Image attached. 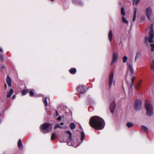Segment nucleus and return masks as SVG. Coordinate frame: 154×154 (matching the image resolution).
<instances>
[{
  "label": "nucleus",
  "mask_w": 154,
  "mask_h": 154,
  "mask_svg": "<svg viewBox=\"0 0 154 154\" xmlns=\"http://www.w3.org/2000/svg\"><path fill=\"white\" fill-rule=\"evenodd\" d=\"M18 146L19 148H20L23 146V144L21 140H19L18 142Z\"/></svg>",
  "instance_id": "27"
},
{
  "label": "nucleus",
  "mask_w": 154,
  "mask_h": 154,
  "mask_svg": "<svg viewBox=\"0 0 154 154\" xmlns=\"http://www.w3.org/2000/svg\"><path fill=\"white\" fill-rule=\"evenodd\" d=\"M128 60V58L126 56H124L122 58L123 62L124 63H125Z\"/></svg>",
  "instance_id": "30"
},
{
  "label": "nucleus",
  "mask_w": 154,
  "mask_h": 154,
  "mask_svg": "<svg viewBox=\"0 0 154 154\" xmlns=\"http://www.w3.org/2000/svg\"><path fill=\"white\" fill-rule=\"evenodd\" d=\"M141 81H139V82L137 84V85L135 87L137 89H138L139 88L140 86L141 85Z\"/></svg>",
  "instance_id": "32"
},
{
  "label": "nucleus",
  "mask_w": 154,
  "mask_h": 154,
  "mask_svg": "<svg viewBox=\"0 0 154 154\" xmlns=\"http://www.w3.org/2000/svg\"><path fill=\"white\" fill-rule=\"evenodd\" d=\"M112 30H110L109 31V32L108 34V36L109 38V40L110 42H111L112 39Z\"/></svg>",
  "instance_id": "18"
},
{
  "label": "nucleus",
  "mask_w": 154,
  "mask_h": 154,
  "mask_svg": "<svg viewBox=\"0 0 154 154\" xmlns=\"http://www.w3.org/2000/svg\"><path fill=\"white\" fill-rule=\"evenodd\" d=\"M114 82H115V81H113V84H114Z\"/></svg>",
  "instance_id": "48"
},
{
  "label": "nucleus",
  "mask_w": 154,
  "mask_h": 154,
  "mask_svg": "<svg viewBox=\"0 0 154 154\" xmlns=\"http://www.w3.org/2000/svg\"><path fill=\"white\" fill-rule=\"evenodd\" d=\"M118 54L116 52H114L113 54L112 60L111 63V65H112L115 63L117 60Z\"/></svg>",
  "instance_id": "8"
},
{
  "label": "nucleus",
  "mask_w": 154,
  "mask_h": 154,
  "mask_svg": "<svg viewBox=\"0 0 154 154\" xmlns=\"http://www.w3.org/2000/svg\"><path fill=\"white\" fill-rule=\"evenodd\" d=\"M145 17H144V19H145Z\"/></svg>",
  "instance_id": "49"
},
{
  "label": "nucleus",
  "mask_w": 154,
  "mask_h": 154,
  "mask_svg": "<svg viewBox=\"0 0 154 154\" xmlns=\"http://www.w3.org/2000/svg\"><path fill=\"white\" fill-rule=\"evenodd\" d=\"M137 11V9L136 8H134V15L132 19L133 22H134L136 20V14Z\"/></svg>",
  "instance_id": "17"
},
{
  "label": "nucleus",
  "mask_w": 154,
  "mask_h": 154,
  "mask_svg": "<svg viewBox=\"0 0 154 154\" xmlns=\"http://www.w3.org/2000/svg\"><path fill=\"white\" fill-rule=\"evenodd\" d=\"M13 93V90L12 89H11L10 91L8 92L7 94V97L9 98L11 97Z\"/></svg>",
  "instance_id": "19"
},
{
  "label": "nucleus",
  "mask_w": 154,
  "mask_h": 154,
  "mask_svg": "<svg viewBox=\"0 0 154 154\" xmlns=\"http://www.w3.org/2000/svg\"><path fill=\"white\" fill-rule=\"evenodd\" d=\"M4 68H5V67L4 66H2V69H4Z\"/></svg>",
  "instance_id": "47"
},
{
  "label": "nucleus",
  "mask_w": 154,
  "mask_h": 154,
  "mask_svg": "<svg viewBox=\"0 0 154 154\" xmlns=\"http://www.w3.org/2000/svg\"><path fill=\"white\" fill-rule=\"evenodd\" d=\"M152 12V10L150 7H148L146 8V15L147 18L149 20H150Z\"/></svg>",
  "instance_id": "6"
},
{
  "label": "nucleus",
  "mask_w": 154,
  "mask_h": 154,
  "mask_svg": "<svg viewBox=\"0 0 154 154\" xmlns=\"http://www.w3.org/2000/svg\"><path fill=\"white\" fill-rule=\"evenodd\" d=\"M113 76L114 75L113 73H111L109 76V85L110 88L111 87L112 83L113 82Z\"/></svg>",
  "instance_id": "11"
},
{
  "label": "nucleus",
  "mask_w": 154,
  "mask_h": 154,
  "mask_svg": "<svg viewBox=\"0 0 154 154\" xmlns=\"http://www.w3.org/2000/svg\"><path fill=\"white\" fill-rule=\"evenodd\" d=\"M57 128H64L63 127L60 126L59 124H56L55 125L54 128V129H56ZM65 129V128H64Z\"/></svg>",
  "instance_id": "26"
},
{
  "label": "nucleus",
  "mask_w": 154,
  "mask_h": 154,
  "mask_svg": "<svg viewBox=\"0 0 154 154\" xmlns=\"http://www.w3.org/2000/svg\"><path fill=\"white\" fill-rule=\"evenodd\" d=\"M89 123L91 127L97 130L102 129L105 125L103 119L98 116H94L91 117Z\"/></svg>",
  "instance_id": "1"
},
{
  "label": "nucleus",
  "mask_w": 154,
  "mask_h": 154,
  "mask_svg": "<svg viewBox=\"0 0 154 154\" xmlns=\"http://www.w3.org/2000/svg\"><path fill=\"white\" fill-rule=\"evenodd\" d=\"M65 133L67 134V137L68 138L67 140V141H66V142L68 145H69V143L68 142V141H71L72 140V134L71 132L69 131H66Z\"/></svg>",
  "instance_id": "10"
},
{
  "label": "nucleus",
  "mask_w": 154,
  "mask_h": 154,
  "mask_svg": "<svg viewBox=\"0 0 154 154\" xmlns=\"http://www.w3.org/2000/svg\"><path fill=\"white\" fill-rule=\"evenodd\" d=\"M85 137V134L83 131L81 132V140L82 141V142Z\"/></svg>",
  "instance_id": "20"
},
{
  "label": "nucleus",
  "mask_w": 154,
  "mask_h": 154,
  "mask_svg": "<svg viewBox=\"0 0 154 154\" xmlns=\"http://www.w3.org/2000/svg\"><path fill=\"white\" fill-rule=\"evenodd\" d=\"M122 21L124 23H126L128 25V21L124 17H122Z\"/></svg>",
  "instance_id": "22"
},
{
  "label": "nucleus",
  "mask_w": 154,
  "mask_h": 154,
  "mask_svg": "<svg viewBox=\"0 0 154 154\" xmlns=\"http://www.w3.org/2000/svg\"><path fill=\"white\" fill-rule=\"evenodd\" d=\"M140 0H133V5H137L140 2Z\"/></svg>",
  "instance_id": "31"
},
{
  "label": "nucleus",
  "mask_w": 154,
  "mask_h": 154,
  "mask_svg": "<svg viewBox=\"0 0 154 154\" xmlns=\"http://www.w3.org/2000/svg\"><path fill=\"white\" fill-rule=\"evenodd\" d=\"M15 95H14L12 96V98L13 99H14V98H15Z\"/></svg>",
  "instance_id": "45"
},
{
  "label": "nucleus",
  "mask_w": 154,
  "mask_h": 154,
  "mask_svg": "<svg viewBox=\"0 0 154 154\" xmlns=\"http://www.w3.org/2000/svg\"><path fill=\"white\" fill-rule=\"evenodd\" d=\"M154 36V32L153 30V24H152L150 29L149 37L148 38L147 36L145 37V42L147 45H148V42L151 43L153 42L152 39Z\"/></svg>",
  "instance_id": "3"
},
{
  "label": "nucleus",
  "mask_w": 154,
  "mask_h": 154,
  "mask_svg": "<svg viewBox=\"0 0 154 154\" xmlns=\"http://www.w3.org/2000/svg\"><path fill=\"white\" fill-rule=\"evenodd\" d=\"M91 102H92L91 103V104L92 103H94V100H93V99H92L91 100Z\"/></svg>",
  "instance_id": "43"
},
{
  "label": "nucleus",
  "mask_w": 154,
  "mask_h": 154,
  "mask_svg": "<svg viewBox=\"0 0 154 154\" xmlns=\"http://www.w3.org/2000/svg\"><path fill=\"white\" fill-rule=\"evenodd\" d=\"M56 116H58L59 115L57 111H56Z\"/></svg>",
  "instance_id": "41"
},
{
  "label": "nucleus",
  "mask_w": 154,
  "mask_h": 154,
  "mask_svg": "<svg viewBox=\"0 0 154 154\" xmlns=\"http://www.w3.org/2000/svg\"><path fill=\"white\" fill-rule=\"evenodd\" d=\"M47 97L45 98L43 101V103H44V105L45 106H47L48 105V103H47Z\"/></svg>",
  "instance_id": "34"
},
{
  "label": "nucleus",
  "mask_w": 154,
  "mask_h": 154,
  "mask_svg": "<svg viewBox=\"0 0 154 154\" xmlns=\"http://www.w3.org/2000/svg\"><path fill=\"white\" fill-rule=\"evenodd\" d=\"M29 94L31 96H32L34 95V93L32 91H29Z\"/></svg>",
  "instance_id": "37"
},
{
  "label": "nucleus",
  "mask_w": 154,
  "mask_h": 154,
  "mask_svg": "<svg viewBox=\"0 0 154 154\" xmlns=\"http://www.w3.org/2000/svg\"><path fill=\"white\" fill-rule=\"evenodd\" d=\"M61 119H62L61 117V116H59L57 118V121H60L61 120Z\"/></svg>",
  "instance_id": "40"
},
{
  "label": "nucleus",
  "mask_w": 154,
  "mask_h": 154,
  "mask_svg": "<svg viewBox=\"0 0 154 154\" xmlns=\"http://www.w3.org/2000/svg\"><path fill=\"white\" fill-rule=\"evenodd\" d=\"M133 124L131 122H128L127 123V126L128 128H131L133 126Z\"/></svg>",
  "instance_id": "29"
},
{
  "label": "nucleus",
  "mask_w": 154,
  "mask_h": 154,
  "mask_svg": "<svg viewBox=\"0 0 154 154\" xmlns=\"http://www.w3.org/2000/svg\"><path fill=\"white\" fill-rule=\"evenodd\" d=\"M70 127L71 130H73L75 128L76 126L74 123H71L70 124Z\"/></svg>",
  "instance_id": "23"
},
{
  "label": "nucleus",
  "mask_w": 154,
  "mask_h": 154,
  "mask_svg": "<svg viewBox=\"0 0 154 154\" xmlns=\"http://www.w3.org/2000/svg\"><path fill=\"white\" fill-rule=\"evenodd\" d=\"M150 67L152 71H154V60L152 61Z\"/></svg>",
  "instance_id": "28"
},
{
  "label": "nucleus",
  "mask_w": 154,
  "mask_h": 154,
  "mask_svg": "<svg viewBox=\"0 0 154 154\" xmlns=\"http://www.w3.org/2000/svg\"><path fill=\"white\" fill-rule=\"evenodd\" d=\"M73 3L78 5L81 6L83 5V3L82 2L81 0H72Z\"/></svg>",
  "instance_id": "14"
},
{
  "label": "nucleus",
  "mask_w": 154,
  "mask_h": 154,
  "mask_svg": "<svg viewBox=\"0 0 154 154\" xmlns=\"http://www.w3.org/2000/svg\"><path fill=\"white\" fill-rule=\"evenodd\" d=\"M127 70L129 71L131 74H134V70L132 65L128 63H127Z\"/></svg>",
  "instance_id": "9"
},
{
  "label": "nucleus",
  "mask_w": 154,
  "mask_h": 154,
  "mask_svg": "<svg viewBox=\"0 0 154 154\" xmlns=\"http://www.w3.org/2000/svg\"><path fill=\"white\" fill-rule=\"evenodd\" d=\"M141 56V53L140 51H138L137 52L136 56L135 57L134 61L136 62L137 60L139 59V58Z\"/></svg>",
  "instance_id": "13"
},
{
  "label": "nucleus",
  "mask_w": 154,
  "mask_h": 154,
  "mask_svg": "<svg viewBox=\"0 0 154 154\" xmlns=\"http://www.w3.org/2000/svg\"><path fill=\"white\" fill-rule=\"evenodd\" d=\"M121 14L123 16H124L125 14L124 8L123 7H122L121 8Z\"/></svg>",
  "instance_id": "33"
},
{
  "label": "nucleus",
  "mask_w": 154,
  "mask_h": 154,
  "mask_svg": "<svg viewBox=\"0 0 154 154\" xmlns=\"http://www.w3.org/2000/svg\"><path fill=\"white\" fill-rule=\"evenodd\" d=\"M60 141L61 143H63V142H65L66 141L65 140H64L62 138L60 139Z\"/></svg>",
  "instance_id": "39"
},
{
  "label": "nucleus",
  "mask_w": 154,
  "mask_h": 154,
  "mask_svg": "<svg viewBox=\"0 0 154 154\" xmlns=\"http://www.w3.org/2000/svg\"><path fill=\"white\" fill-rule=\"evenodd\" d=\"M150 46L151 47V50L152 51H153L154 50V44H151L150 45Z\"/></svg>",
  "instance_id": "36"
},
{
  "label": "nucleus",
  "mask_w": 154,
  "mask_h": 154,
  "mask_svg": "<svg viewBox=\"0 0 154 154\" xmlns=\"http://www.w3.org/2000/svg\"><path fill=\"white\" fill-rule=\"evenodd\" d=\"M76 71L75 68H72L69 70V72L71 74H74L76 73Z\"/></svg>",
  "instance_id": "21"
},
{
  "label": "nucleus",
  "mask_w": 154,
  "mask_h": 154,
  "mask_svg": "<svg viewBox=\"0 0 154 154\" xmlns=\"http://www.w3.org/2000/svg\"><path fill=\"white\" fill-rule=\"evenodd\" d=\"M52 128L50 123H45L41 125L40 129L42 132L45 134L51 131Z\"/></svg>",
  "instance_id": "2"
},
{
  "label": "nucleus",
  "mask_w": 154,
  "mask_h": 154,
  "mask_svg": "<svg viewBox=\"0 0 154 154\" xmlns=\"http://www.w3.org/2000/svg\"><path fill=\"white\" fill-rule=\"evenodd\" d=\"M29 91L28 90L23 89L22 91V95L23 96L26 95L28 92Z\"/></svg>",
  "instance_id": "25"
},
{
  "label": "nucleus",
  "mask_w": 154,
  "mask_h": 154,
  "mask_svg": "<svg viewBox=\"0 0 154 154\" xmlns=\"http://www.w3.org/2000/svg\"><path fill=\"white\" fill-rule=\"evenodd\" d=\"M77 90L79 92L82 94L85 92V86L84 85L78 86L77 88Z\"/></svg>",
  "instance_id": "7"
},
{
  "label": "nucleus",
  "mask_w": 154,
  "mask_h": 154,
  "mask_svg": "<svg viewBox=\"0 0 154 154\" xmlns=\"http://www.w3.org/2000/svg\"><path fill=\"white\" fill-rule=\"evenodd\" d=\"M116 103L115 102H112L111 103L110 105V110L111 112L112 113H113L114 112V109L116 107Z\"/></svg>",
  "instance_id": "12"
},
{
  "label": "nucleus",
  "mask_w": 154,
  "mask_h": 154,
  "mask_svg": "<svg viewBox=\"0 0 154 154\" xmlns=\"http://www.w3.org/2000/svg\"><path fill=\"white\" fill-rule=\"evenodd\" d=\"M0 52H3V50L2 48H0Z\"/></svg>",
  "instance_id": "42"
},
{
  "label": "nucleus",
  "mask_w": 154,
  "mask_h": 154,
  "mask_svg": "<svg viewBox=\"0 0 154 154\" xmlns=\"http://www.w3.org/2000/svg\"><path fill=\"white\" fill-rule=\"evenodd\" d=\"M5 88H7V85L6 84H5Z\"/></svg>",
  "instance_id": "46"
},
{
  "label": "nucleus",
  "mask_w": 154,
  "mask_h": 154,
  "mask_svg": "<svg viewBox=\"0 0 154 154\" xmlns=\"http://www.w3.org/2000/svg\"><path fill=\"white\" fill-rule=\"evenodd\" d=\"M142 129L143 131L145 132H147L148 130V128L144 125H142Z\"/></svg>",
  "instance_id": "24"
},
{
  "label": "nucleus",
  "mask_w": 154,
  "mask_h": 154,
  "mask_svg": "<svg viewBox=\"0 0 154 154\" xmlns=\"http://www.w3.org/2000/svg\"><path fill=\"white\" fill-rule=\"evenodd\" d=\"M145 107L146 110V114L147 115L151 116L153 115V108L152 105L147 103H146Z\"/></svg>",
  "instance_id": "4"
},
{
  "label": "nucleus",
  "mask_w": 154,
  "mask_h": 154,
  "mask_svg": "<svg viewBox=\"0 0 154 154\" xmlns=\"http://www.w3.org/2000/svg\"><path fill=\"white\" fill-rule=\"evenodd\" d=\"M60 124L61 125H64V123L63 122H61L60 123Z\"/></svg>",
  "instance_id": "44"
},
{
  "label": "nucleus",
  "mask_w": 154,
  "mask_h": 154,
  "mask_svg": "<svg viewBox=\"0 0 154 154\" xmlns=\"http://www.w3.org/2000/svg\"><path fill=\"white\" fill-rule=\"evenodd\" d=\"M0 58L2 60H4V57L2 54H0Z\"/></svg>",
  "instance_id": "38"
},
{
  "label": "nucleus",
  "mask_w": 154,
  "mask_h": 154,
  "mask_svg": "<svg viewBox=\"0 0 154 154\" xmlns=\"http://www.w3.org/2000/svg\"><path fill=\"white\" fill-rule=\"evenodd\" d=\"M135 79V78L134 77H132V79H131V86L129 88V93L131 91H132V86L133 85V83L134 82V81Z\"/></svg>",
  "instance_id": "16"
},
{
  "label": "nucleus",
  "mask_w": 154,
  "mask_h": 154,
  "mask_svg": "<svg viewBox=\"0 0 154 154\" xmlns=\"http://www.w3.org/2000/svg\"><path fill=\"white\" fill-rule=\"evenodd\" d=\"M6 82L9 86H11V80L10 77L9 76H7L6 79Z\"/></svg>",
  "instance_id": "15"
},
{
  "label": "nucleus",
  "mask_w": 154,
  "mask_h": 154,
  "mask_svg": "<svg viewBox=\"0 0 154 154\" xmlns=\"http://www.w3.org/2000/svg\"><path fill=\"white\" fill-rule=\"evenodd\" d=\"M56 137V135L55 133H53L52 134L51 137V139L52 140H53Z\"/></svg>",
  "instance_id": "35"
},
{
  "label": "nucleus",
  "mask_w": 154,
  "mask_h": 154,
  "mask_svg": "<svg viewBox=\"0 0 154 154\" xmlns=\"http://www.w3.org/2000/svg\"><path fill=\"white\" fill-rule=\"evenodd\" d=\"M142 102L139 100H137L135 102L134 104V107L135 110H140L141 108Z\"/></svg>",
  "instance_id": "5"
}]
</instances>
